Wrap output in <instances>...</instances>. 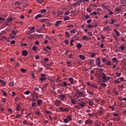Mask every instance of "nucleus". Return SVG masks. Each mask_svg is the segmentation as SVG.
<instances>
[{"label":"nucleus","mask_w":126,"mask_h":126,"mask_svg":"<svg viewBox=\"0 0 126 126\" xmlns=\"http://www.w3.org/2000/svg\"><path fill=\"white\" fill-rule=\"evenodd\" d=\"M76 94L80 97H85V96H84V91L80 92V91H79V90H77L76 91Z\"/></svg>","instance_id":"1"},{"label":"nucleus","mask_w":126,"mask_h":126,"mask_svg":"<svg viewBox=\"0 0 126 126\" xmlns=\"http://www.w3.org/2000/svg\"><path fill=\"white\" fill-rule=\"evenodd\" d=\"M93 124V121L91 119H88L85 121V125H91Z\"/></svg>","instance_id":"2"},{"label":"nucleus","mask_w":126,"mask_h":126,"mask_svg":"<svg viewBox=\"0 0 126 126\" xmlns=\"http://www.w3.org/2000/svg\"><path fill=\"white\" fill-rule=\"evenodd\" d=\"M101 74H102V76H103L102 77V78L104 80H105V81H108V79H107V78H108V77H107V76L106 75V74H105V73H102Z\"/></svg>","instance_id":"3"},{"label":"nucleus","mask_w":126,"mask_h":126,"mask_svg":"<svg viewBox=\"0 0 126 126\" xmlns=\"http://www.w3.org/2000/svg\"><path fill=\"white\" fill-rule=\"evenodd\" d=\"M41 78H40V80H41V81H46V74H41Z\"/></svg>","instance_id":"4"},{"label":"nucleus","mask_w":126,"mask_h":126,"mask_svg":"<svg viewBox=\"0 0 126 126\" xmlns=\"http://www.w3.org/2000/svg\"><path fill=\"white\" fill-rule=\"evenodd\" d=\"M61 103H62V102H61V101L60 100L56 99V100L55 101V105L56 106H57V107L60 106V104H61Z\"/></svg>","instance_id":"5"},{"label":"nucleus","mask_w":126,"mask_h":126,"mask_svg":"<svg viewBox=\"0 0 126 126\" xmlns=\"http://www.w3.org/2000/svg\"><path fill=\"white\" fill-rule=\"evenodd\" d=\"M78 105L82 107H84L85 106V101H80L78 103Z\"/></svg>","instance_id":"6"},{"label":"nucleus","mask_w":126,"mask_h":126,"mask_svg":"<svg viewBox=\"0 0 126 126\" xmlns=\"http://www.w3.org/2000/svg\"><path fill=\"white\" fill-rule=\"evenodd\" d=\"M82 39H83V40H88V41H89V40H91V38L89 37V36H87V35L83 36Z\"/></svg>","instance_id":"7"},{"label":"nucleus","mask_w":126,"mask_h":126,"mask_svg":"<svg viewBox=\"0 0 126 126\" xmlns=\"http://www.w3.org/2000/svg\"><path fill=\"white\" fill-rule=\"evenodd\" d=\"M22 56L24 57H26L28 55V52H27V50H23L22 51Z\"/></svg>","instance_id":"8"},{"label":"nucleus","mask_w":126,"mask_h":126,"mask_svg":"<svg viewBox=\"0 0 126 126\" xmlns=\"http://www.w3.org/2000/svg\"><path fill=\"white\" fill-rule=\"evenodd\" d=\"M83 47V45L81 44L80 43H78L77 45H76V47L78 48V49H80Z\"/></svg>","instance_id":"9"},{"label":"nucleus","mask_w":126,"mask_h":126,"mask_svg":"<svg viewBox=\"0 0 126 126\" xmlns=\"http://www.w3.org/2000/svg\"><path fill=\"white\" fill-rule=\"evenodd\" d=\"M67 83L65 81H63V84H60V87H67Z\"/></svg>","instance_id":"10"},{"label":"nucleus","mask_w":126,"mask_h":126,"mask_svg":"<svg viewBox=\"0 0 126 126\" xmlns=\"http://www.w3.org/2000/svg\"><path fill=\"white\" fill-rule=\"evenodd\" d=\"M59 97L60 98V99L61 100H63L65 98V95L61 94L59 95Z\"/></svg>","instance_id":"11"},{"label":"nucleus","mask_w":126,"mask_h":126,"mask_svg":"<svg viewBox=\"0 0 126 126\" xmlns=\"http://www.w3.org/2000/svg\"><path fill=\"white\" fill-rule=\"evenodd\" d=\"M104 111H105L104 109L98 110V114H99V115H102V114H103Z\"/></svg>","instance_id":"12"},{"label":"nucleus","mask_w":126,"mask_h":126,"mask_svg":"<svg viewBox=\"0 0 126 126\" xmlns=\"http://www.w3.org/2000/svg\"><path fill=\"white\" fill-rule=\"evenodd\" d=\"M68 80H69L70 84H73V82L74 81L73 78L69 77V79H68Z\"/></svg>","instance_id":"13"},{"label":"nucleus","mask_w":126,"mask_h":126,"mask_svg":"<svg viewBox=\"0 0 126 126\" xmlns=\"http://www.w3.org/2000/svg\"><path fill=\"white\" fill-rule=\"evenodd\" d=\"M62 21H58L56 22V23L55 24V26L58 27L59 25H60L62 23Z\"/></svg>","instance_id":"14"},{"label":"nucleus","mask_w":126,"mask_h":126,"mask_svg":"<svg viewBox=\"0 0 126 126\" xmlns=\"http://www.w3.org/2000/svg\"><path fill=\"white\" fill-rule=\"evenodd\" d=\"M42 18V15H41L40 14H39L36 16H35V17H34V19H37L38 18Z\"/></svg>","instance_id":"15"},{"label":"nucleus","mask_w":126,"mask_h":126,"mask_svg":"<svg viewBox=\"0 0 126 126\" xmlns=\"http://www.w3.org/2000/svg\"><path fill=\"white\" fill-rule=\"evenodd\" d=\"M37 105H40L42 103H43V100L42 99H38L37 101Z\"/></svg>","instance_id":"16"},{"label":"nucleus","mask_w":126,"mask_h":126,"mask_svg":"<svg viewBox=\"0 0 126 126\" xmlns=\"http://www.w3.org/2000/svg\"><path fill=\"white\" fill-rule=\"evenodd\" d=\"M53 64H54V63L53 62L50 63H47L46 65H45V67H50L52 66Z\"/></svg>","instance_id":"17"},{"label":"nucleus","mask_w":126,"mask_h":126,"mask_svg":"<svg viewBox=\"0 0 126 126\" xmlns=\"http://www.w3.org/2000/svg\"><path fill=\"white\" fill-rule=\"evenodd\" d=\"M65 35L67 38H69L70 37V34H69V32H65Z\"/></svg>","instance_id":"18"},{"label":"nucleus","mask_w":126,"mask_h":126,"mask_svg":"<svg viewBox=\"0 0 126 126\" xmlns=\"http://www.w3.org/2000/svg\"><path fill=\"white\" fill-rule=\"evenodd\" d=\"M95 64H100V59L99 58H96V60H95Z\"/></svg>","instance_id":"19"},{"label":"nucleus","mask_w":126,"mask_h":126,"mask_svg":"<svg viewBox=\"0 0 126 126\" xmlns=\"http://www.w3.org/2000/svg\"><path fill=\"white\" fill-rule=\"evenodd\" d=\"M0 83L2 84L3 86H6V83L3 80H0Z\"/></svg>","instance_id":"20"},{"label":"nucleus","mask_w":126,"mask_h":126,"mask_svg":"<svg viewBox=\"0 0 126 126\" xmlns=\"http://www.w3.org/2000/svg\"><path fill=\"white\" fill-rule=\"evenodd\" d=\"M114 32H115L117 36H120V32H118V31H117V30H116L115 29H114Z\"/></svg>","instance_id":"21"},{"label":"nucleus","mask_w":126,"mask_h":126,"mask_svg":"<svg viewBox=\"0 0 126 126\" xmlns=\"http://www.w3.org/2000/svg\"><path fill=\"white\" fill-rule=\"evenodd\" d=\"M60 79H61V78H60V77H58V78L56 79V83H59L61 82L62 81H61Z\"/></svg>","instance_id":"22"},{"label":"nucleus","mask_w":126,"mask_h":126,"mask_svg":"<svg viewBox=\"0 0 126 126\" xmlns=\"http://www.w3.org/2000/svg\"><path fill=\"white\" fill-rule=\"evenodd\" d=\"M46 12V9H42L40 10V13H45Z\"/></svg>","instance_id":"23"},{"label":"nucleus","mask_w":126,"mask_h":126,"mask_svg":"<svg viewBox=\"0 0 126 126\" xmlns=\"http://www.w3.org/2000/svg\"><path fill=\"white\" fill-rule=\"evenodd\" d=\"M44 0H36V2L39 4H42L44 2Z\"/></svg>","instance_id":"24"},{"label":"nucleus","mask_w":126,"mask_h":126,"mask_svg":"<svg viewBox=\"0 0 126 126\" xmlns=\"http://www.w3.org/2000/svg\"><path fill=\"white\" fill-rule=\"evenodd\" d=\"M77 5L78 6L80 5V4H79V2L72 3V6H75V7H76V6Z\"/></svg>","instance_id":"25"},{"label":"nucleus","mask_w":126,"mask_h":126,"mask_svg":"<svg viewBox=\"0 0 126 126\" xmlns=\"http://www.w3.org/2000/svg\"><path fill=\"white\" fill-rule=\"evenodd\" d=\"M88 104L89 106H93V105H94V101L93 100H90V101L88 102Z\"/></svg>","instance_id":"26"},{"label":"nucleus","mask_w":126,"mask_h":126,"mask_svg":"<svg viewBox=\"0 0 126 126\" xmlns=\"http://www.w3.org/2000/svg\"><path fill=\"white\" fill-rule=\"evenodd\" d=\"M76 31V30L74 29V30H69V32H70V33L73 34L75 33V31Z\"/></svg>","instance_id":"27"},{"label":"nucleus","mask_w":126,"mask_h":126,"mask_svg":"<svg viewBox=\"0 0 126 126\" xmlns=\"http://www.w3.org/2000/svg\"><path fill=\"white\" fill-rule=\"evenodd\" d=\"M8 85L11 87H13L14 86V83L12 82H9V84H8Z\"/></svg>","instance_id":"28"},{"label":"nucleus","mask_w":126,"mask_h":126,"mask_svg":"<svg viewBox=\"0 0 126 126\" xmlns=\"http://www.w3.org/2000/svg\"><path fill=\"white\" fill-rule=\"evenodd\" d=\"M115 22H116V21H115L114 19H111L110 20V23H109V24L113 25Z\"/></svg>","instance_id":"29"},{"label":"nucleus","mask_w":126,"mask_h":126,"mask_svg":"<svg viewBox=\"0 0 126 126\" xmlns=\"http://www.w3.org/2000/svg\"><path fill=\"white\" fill-rule=\"evenodd\" d=\"M99 85L103 87H107V85L105 83H99Z\"/></svg>","instance_id":"30"},{"label":"nucleus","mask_w":126,"mask_h":126,"mask_svg":"<svg viewBox=\"0 0 126 126\" xmlns=\"http://www.w3.org/2000/svg\"><path fill=\"white\" fill-rule=\"evenodd\" d=\"M67 120H69V121H71L72 119H71V116L70 115H69L68 116H67Z\"/></svg>","instance_id":"31"},{"label":"nucleus","mask_w":126,"mask_h":126,"mask_svg":"<svg viewBox=\"0 0 126 126\" xmlns=\"http://www.w3.org/2000/svg\"><path fill=\"white\" fill-rule=\"evenodd\" d=\"M106 64L107 65V66H111V62L107 61Z\"/></svg>","instance_id":"32"},{"label":"nucleus","mask_w":126,"mask_h":126,"mask_svg":"<svg viewBox=\"0 0 126 126\" xmlns=\"http://www.w3.org/2000/svg\"><path fill=\"white\" fill-rule=\"evenodd\" d=\"M89 64H90V65H92V64H94V60L91 59L90 60H89Z\"/></svg>","instance_id":"33"},{"label":"nucleus","mask_w":126,"mask_h":126,"mask_svg":"<svg viewBox=\"0 0 126 126\" xmlns=\"http://www.w3.org/2000/svg\"><path fill=\"white\" fill-rule=\"evenodd\" d=\"M7 21L8 22L12 23V18H9L8 19H7Z\"/></svg>","instance_id":"34"},{"label":"nucleus","mask_w":126,"mask_h":126,"mask_svg":"<svg viewBox=\"0 0 126 126\" xmlns=\"http://www.w3.org/2000/svg\"><path fill=\"white\" fill-rule=\"evenodd\" d=\"M32 50H33V51H36V46H33L32 47Z\"/></svg>","instance_id":"35"},{"label":"nucleus","mask_w":126,"mask_h":126,"mask_svg":"<svg viewBox=\"0 0 126 126\" xmlns=\"http://www.w3.org/2000/svg\"><path fill=\"white\" fill-rule=\"evenodd\" d=\"M63 121L64 122V123H65V124H67V123H68V121H68V119L65 118L63 120Z\"/></svg>","instance_id":"36"},{"label":"nucleus","mask_w":126,"mask_h":126,"mask_svg":"<svg viewBox=\"0 0 126 126\" xmlns=\"http://www.w3.org/2000/svg\"><path fill=\"white\" fill-rule=\"evenodd\" d=\"M32 96H37L38 94H37V93L36 92H33V93H32Z\"/></svg>","instance_id":"37"},{"label":"nucleus","mask_w":126,"mask_h":126,"mask_svg":"<svg viewBox=\"0 0 126 126\" xmlns=\"http://www.w3.org/2000/svg\"><path fill=\"white\" fill-rule=\"evenodd\" d=\"M26 71L27 70H25V69H23V68L21 69V72H22L23 73H26Z\"/></svg>","instance_id":"38"},{"label":"nucleus","mask_w":126,"mask_h":126,"mask_svg":"<svg viewBox=\"0 0 126 126\" xmlns=\"http://www.w3.org/2000/svg\"><path fill=\"white\" fill-rule=\"evenodd\" d=\"M93 27H94V26H92L91 24H89V25H87V28H88V29H91Z\"/></svg>","instance_id":"39"},{"label":"nucleus","mask_w":126,"mask_h":126,"mask_svg":"<svg viewBox=\"0 0 126 126\" xmlns=\"http://www.w3.org/2000/svg\"><path fill=\"white\" fill-rule=\"evenodd\" d=\"M79 58L80 59H81V60H84V56L83 55H80Z\"/></svg>","instance_id":"40"},{"label":"nucleus","mask_w":126,"mask_h":126,"mask_svg":"<svg viewBox=\"0 0 126 126\" xmlns=\"http://www.w3.org/2000/svg\"><path fill=\"white\" fill-rule=\"evenodd\" d=\"M34 29H35L34 27H30V28H29V30H30V31H34Z\"/></svg>","instance_id":"41"},{"label":"nucleus","mask_w":126,"mask_h":126,"mask_svg":"<svg viewBox=\"0 0 126 126\" xmlns=\"http://www.w3.org/2000/svg\"><path fill=\"white\" fill-rule=\"evenodd\" d=\"M89 15H86L84 16V18H85V20H88V19H89Z\"/></svg>","instance_id":"42"},{"label":"nucleus","mask_w":126,"mask_h":126,"mask_svg":"<svg viewBox=\"0 0 126 126\" xmlns=\"http://www.w3.org/2000/svg\"><path fill=\"white\" fill-rule=\"evenodd\" d=\"M112 61H114L116 63H118V61L116 58H112Z\"/></svg>","instance_id":"43"},{"label":"nucleus","mask_w":126,"mask_h":126,"mask_svg":"<svg viewBox=\"0 0 126 126\" xmlns=\"http://www.w3.org/2000/svg\"><path fill=\"white\" fill-rule=\"evenodd\" d=\"M105 30L107 31V32L110 31V29H109V27H107L105 28Z\"/></svg>","instance_id":"44"},{"label":"nucleus","mask_w":126,"mask_h":126,"mask_svg":"<svg viewBox=\"0 0 126 126\" xmlns=\"http://www.w3.org/2000/svg\"><path fill=\"white\" fill-rule=\"evenodd\" d=\"M1 92H2V94H3V96H6V92H5V91L2 90Z\"/></svg>","instance_id":"45"},{"label":"nucleus","mask_w":126,"mask_h":126,"mask_svg":"<svg viewBox=\"0 0 126 126\" xmlns=\"http://www.w3.org/2000/svg\"><path fill=\"white\" fill-rule=\"evenodd\" d=\"M45 113H46V114H49V115H51L52 114L51 112L49 111H45Z\"/></svg>","instance_id":"46"},{"label":"nucleus","mask_w":126,"mask_h":126,"mask_svg":"<svg viewBox=\"0 0 126 126\" xmlns=\"http://www.w3.org/2000/svg\"><path fill=\"white\" fill-rule=\"evenodd\" d=\"M30 94V91H27L25 92H24V94H26V95H29Z\"/></svg>","instance_id":"47"},{"label":"nucleus","mask_w":126,"mask_h":126,"mask_svg":"<svg viewBox=\"0 0 126 126\" xmlns=\"http://www.w3.org/2000/svg\"><path fill=\"white\" fill-rule=\"evenodd\" d=\"M22 117V115L21 114H17L16 115V118H19Z\"/></svg>","instance_id":"48"},{"label":"nucleus","mask_w":126,"mask_h":126,"mask_svg":"<svg viewBox=\"0 0 126 126\" xmlns=\"http://www.w3.org/2000/svg\"><path fill=\"white\" fill-rule=\"evenodd\" d=\"M116 75H117V77H120L121 76V73H118V72H116L115 73Z\"/></svg>","instance_id":"49"},{"label":"nucleus","mask_w":126,"mask_h":126,"mask_svg":"<svg viewBox=\"0 0 126 126\" xmlns=\"http://www.w3.org/2000/svg\"><path fill=\"white\" fill-rule=\"evenodd\" d=\"M69 20V17H65V18H64V21H66Z\"/></svg>","instance_id":"50"},{"label":"nucleus","mask_w":126,"mask_h":126,"mask_svg":"<svg viewBox=\"0 0 126 126\" xmlns=\"http://www.w3.org/2000/svg\"><path fill=\"white\" fill-rule=\"evenodd\" d=\"M20 99V98L18 96H16L15 98V102H17L18 100Z\"/></svg>","instance_id":"51"},{"label":"nucleus","mask_w":126,"mask_h":126,"mask_svg":"<svg viewBox=\"0 0 126 126\" xmlns=\"http://www.w3.org/2000/svg\"><path fill=\"white\" fill-rule=\"evenodd\" d=\"M115 11L117 12H119L121 11V8H115Z\"/></svg>","instance_id":"52"},{"label":"nucleus","mask_w":126,"mask_h":126,"mask_svg":"<svg viewBox=\"0 0 126 126\" xmlns=\"http://www.w3.org/2000/svg\"><path fill=\"white\" fill-rule=\"evenodd\" d=\"M0 111H1V112H3L5 111V108L3 107L0 108Z\"/></svg>","instance_id":"53"},{"label":"nucleus","mask_w":126,"mask_h":126,"mask_svg":"<svg viewBox=\"0 0 126 126\" xmlns=\"http://www.w3.org/2000/svg\"><path fill=\"white\" fill-rule=\"evenodd\" d=\"M1 40H2V41L6 40V37L5 36H3V37H1Z\"/></svg>","instance_id":"54"},{"label":"nucleus","mask_w":126,"mask_h":126,"mask_svg":"<svg viewBox=\"0 0 126 126\" xmlns=\"http://www.w3.org/2000/svg\"><path fill=\"white\" fill-rule=\"evenodd\" d=\"M64 43H65V44H68V39H65V40H64Z\"/></svg>","instance_id":"55"},{"label":"nucleus","mask_w":126,"mask_h":126,"mask_svg":"<svg viewBox=\"0 0 126 126\" xmlns=\"http://www.w3.org/2000/svg\"><path fill=\"white\" fill-rule=\"evenodd\" d=\"M86 22H87V24H90L91 23V22H92V19L88 20L86 21Z\"/></svg>","instance_id":"56"},{"label":"nucleus","mask_w":126,"mask_h":126,"mask_svg":"<svg viewBox=\"0 0 126 126\" xmlns=\"http://www.w3.org/2000/svg\"><path fill=\"white\" fill-rule=\"evenodd\" d=\"M36 105V103H35V102L32 103V107H35Z\"/></svg>","instance_id":"57"},{"label":"nucleus","mask_w":126,"mask_h":126,"mask_svg":"<svg viewBox=\"0 0 126 126\" xmlns=\"http://www.w3.org/2000/svg\"><path fill=\"white\" fill-rule=\"evenodd\" d=\"M97 14H98V13H97L95 11H94V12L92 13L91 14H90V15H96Z\"/></svg>","instance_id":"58"},{"label":"nucleus","mask_w":126,"mask_h":126,"mask_svg":"<svg viewBox=\"0 0 126 126\" xmlns=\"http://www.w3.org/2000/svg\"><path fill=\"white\" fill-rule=\"evenodd\" d=\"M96 123L97 124H95V126H100V125L99 124V121H96Z\"/></svg>","instance_id":"59"},{"label":"nucleus","mask_w":126,"mask_h":126,"mask_svg":"<svg viewBox=\"0 0 126 126\" xmlns=\"http://www.w3.org/2000/svg\"><path fill=\"white\" fill-rule=\"evenodd\" d=\"M125 49V47L124 46H122L120 47V49L122 50V51H124Z\"/></svg>","instance_id":"60"},{"label":"nucleus","mask_w":126,"mask_h":126,"mask_svg":"<svg viewBox=\"0 0 126 126\" xmlns=\"http://www.w3.org/2000/svg\"><path fill=\"white\" fill-rule=\"evenodd\" d=\"M95 56V53H92L91 54V58H94Z\"/></svg>","instance_id":"61"},{"label":"nucleus","mask_w":126,"mask_h":126,"mask_svg":"<svg viewBox=\"0 0 126 126\" xmlns=\"http://www.w3.org/2000/svg\"><path fill=\"white\" fill-rule=\"evenodd\" d=\"M102 7L103 8H104V9L107 8V6H106V5L105 4H102Z\"/></svg>","instance_id":"62"},{"label":"nucleus","mask_w":126,"mask_h":126,"mask_svg":"<svg viewBox=\"0 0 126 126\" xmlns=\"http://www.w3.org/2000/svg\"><path fill=\"white\" fill-rule=\"evenodd\" d=\"M63 111L68 112V108H64V109H63Z\"/></svg>","instance_id":"63"},{"label":"nucleus","mask_w":126,"mask_h":126,"mask_svg":"<svg viewBox=\"0 0 126 126\" xmlns=\"http://www.w3.org/2000/svg\"><path fill=\"white\" fill-rule=\"evenodd\" d=\"M17 32H15L14 31H12V34H13V35H16Z\"/></svg>","instance_id":"64"}]
</instances>
